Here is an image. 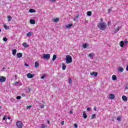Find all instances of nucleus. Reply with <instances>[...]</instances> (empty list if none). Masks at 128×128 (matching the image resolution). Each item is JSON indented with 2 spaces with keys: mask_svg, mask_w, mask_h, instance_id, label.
Here are the masks:
<instances>
[{
  "mask_svg": "<svg viewBox=\"0 0 128 128\" xmlns=\"http://www.w3.org/2000/svg\"><path fill=\"white\" fill-rule=\"evenodd\" d=\"M107 24L106 22H100L98 25V28L100 30H106Z\"/></svg>",
  "mask_w": 128,
  "mask_h": 128,
  "instance_id": "nucleus-1",
  "label": "nucleus"
},
{
  "mask_svg": "<svg viewBox=\"0 0 128 128\" xmlns=\"http://www.w3.org/2000/svg\"><path fill=\"white\" fill-rule=\"evenodd\" d=\"M66 64H72V58L70 56L67 55L66 58Z\"/></svg>",
  "mask_w": 128,
  "mask_h": 128,
  "instance_id": "nucleus-2",
  "label": "nucleus"
},
{
  "mask_svg": "<svg viewBox=\"0 0 128 128\" xmlns=\"http://www.w3.org/2000/svg\"><path fill=\"white\" fill-rule=\"evenodd\" d=\"M24 126V124L22 122L20 121H18L16 122V126L18 128H22V126Z\"/></svg>",
  "mask_w": 128,
  "mask_h": 128,
  "instance_id": "nucleus-3",
  "label": "nucleus"
},
{
  "mask_svg": "<svg viewBox=\"0 0 128 128\" xmlns=\"http://www.w3.org/2000/svg\"><path fill=\"white\" fill-rule=\"evenodd\" d=\"M43 58L46 60H50V54H44L43 55Z\"/></svg>",
  "mask_w": 128,
  "mask_h": 128,
  "instance_id": "nucleus-4",
  "label": "nucleus"
},
{
  "mask_svg": "<svg viewBox=\"0 0 128 128\" xmlns=\"http://www.w3.org/2000/svg\"><path fill=\"white\" fill-rule=\"evenodd\" d=\"M6 80V78L4 76H0V82H4Z\"/></svg>",
  "mask_w": 128,
  "mask_h": 128,
  "instance_id": "nucleus-5",
  "label": "nucleus"
},
{
  "mask_svg": "<svg viewBox=\"0 0 128 128\" xmlns=\"http://www.w3.org/2000/svg\"><path fill=\"white\" fill-rule=\"evenodd\" d=\"M34 74H32L30 73H28L27 74V77L28 78H34Z\"/></svg>",
  "mask_w": 128,
  "mask_h": 128,
  "instance_id": "nucleus-6",
  "label": "nucleus"
},
{
  "mask_svg": "<svg viewBox=\"0 0 128 128\" xmlns=\"http://www.w3.org/2000/svg\"><path fill=\"white\" fill-rule=\"evenodd\" d=\"M90 76H94L96 77L98 76V72H92L90 73Z\"/></svg>",
  "mask_w": 128,
  "mask_h": 128,
  "instance_id": "nucleus-7",
  "label": "nucleus"
},
{
  "mask_svg": "<svg viewBox=\"0 0 128 128\" xmlns=\"http://www.w3.org/2000/svg\"><path fill=\"white\" fill-rule=\"evenodd\" d=\"M122 100L124 102H128V97H126V96H122Z\"/></svg>",
  "mask_w": 128,
  "mask_h": 128,
  "instance_id": "nucleus-8",
  "label": "nucleus"
},
{
  "mask_svg": "<svg viewBox=\"0 0 128 128\" xmlns=\"http://www.w3.org/2000/svg\"><path fill=\"white\" fill-rule=\"evenodd\" d=\"M109 98H110V100H114L115 98L114 96V94H111L109 95Z\"/></svg>",
  "mask_w": 128,
  "mask_h": 128,
  "instance_id": "nucleus-9",
  "label": "nucleus"
},
{
  "mask_svg": "<svg viewBox=\"0 0 128 128\" xmlns=\"http://www.w3.org/2000/svg\"><path fill=\"white\" fill-rule=\"evenodd\" d=\"M124 41H120V46L121 48H124Z\"/></svg>",
  "mask_w": 128,
  "mask_h": 128,
  "instance_id": "nucleus-10",
  "label": "nucleus"
},
{
  "mask_svg": "<svg viewBox=\"0 0 128 128\" xmlns=\"http://www.w3.org/2000/svg\"><path fill=\"white\" fill-rule=\"evenodd\" d=\"M52 20L54 22H58L60 21V18H56L53 19Z\"/></svg>",
  "mask_w": 128,
  "mask_h": 128,
  "instance_id": "nucleus-11",
  "label": "nucleus"
},
{
  "mask_svg": "<svg viewBox=\"0 0 128 128\" xmlns=\"http://www.w3.org/2000/svg\"><path fill=\"white\" fill-rule=\"evenodd\" d=\"M22 46H24V48H28V46H29V45L27 44L26 42H24L22 44Z\"/></svg>",
  "mask_w": 128,
  "mask_h": 128,
  "instance_id": "nucleus-12",
  "label": "nucleus"
},
{
  "mask_svg": "<svg viewBox=\"0 0 128 128\" xmlns=\"http://www.w3.org/2000/svg\"><path fill=\"white\" fill-rule=\"evenodd\" d=\"M12 54L13 56H16V50L14 49L12 50Z\"/></svg>",
  "mask_w": 128,
  "mask_h": 128,
  "instance_id": "nucleus-13",
  "label": "nucleus"
},
{
  "mask_svg": "<svg viewBox=\"0 0 128 128\" xmlns=\"http://www.w3.org/2000/svg\"><path fill=\"white\" fill-rule=\"evenodd\" d=\"M62 68L63 70H66V66L64 64H62Z\"/></svg>",
  "mask_w": 128,
  "mask_h": 128,
  "instance_id": "nucleus-14",
  "label": "nucleus"
},
{
  "mask_svg": "<svg viewBox=\"0 0 128 128\" xmlns=\"http://www.w3.org/2000/svg\"><path fill=\"white\" fill-rule=\"evenodd\" d=\"M40 66V63H38V62L36 61L35 62V68H37Z\"/></svg>",
  "mask_w": 128,
  "mask_h": 128,
  "instance_id": "nucleus-15",
  "label": "nucleus"
},
{
  "mask_svg": "<svg viewBox=\"0 0 128 128\" xmlns=\"http://www.w3.org/2000/svg\"><path fill=\"white\" fill-rule=\"evenodd\" d=\"M30 24H36V21L34 20H30Z\"/></svg>",
  "mask_w": 128,
  "mask_h": 128,
  "instance_id": "nucleus-16",
  "label": "nucleus"
},
{
  "mask_svg": "<svg viewBox=\"0 0 128 128\" xmlns=\"http://www.w3.org/2000/svg\"><path fill=\"white\" fill-rule=\"evenodd\" d=\"M72 24H68V25L66 26V28H72Z\"/></svg>",
  "mask_w": 128,
  "mask_h": 128,
  "instance_id": "nucleus-17",
  "label": "nucleus"
},
{
  "mask_svg": "<svg viewBox=\"0 0 128 128\" xmlns=\"http://www.w3.org/2000/svg\"><path fill=\"white\" fill-rule=\"evenodd\" d=\"M96 118V114H92L91 116V120H94V118Z\"/></svg>",
  "mask_w": 128,
  "mask_h": 128,
  "instance_id": "nucleus-18",
  "label": "nucleus"
},
{
  "mask_svg": "<svg viewBox=\"0 0 128 128\" xmlns=\"http://www.w3.org/2000/svg\"><path fill=\"white\" fill-rule=\"evenodd\" d=\"M120 26H118L116 30H114V32H118L120 30Z\"/></svg>",
  "mask_w": 128,
  "mask_h": 128,
  "instance_id": "nucleus-19",
  "label": "nucleus"
},
{
  "mask_svg": "<svg viewBox=\"0 0 128 128\" xmlns=\"http://www.w3.org/2000/svg\"><path fill=\"white\" fill-rule=\"evenodd\" d=\"M17 56H18V58H22V53H18L17 54Z\"/></svg>",
  "mask_w": 128,
  "mask_h": 128,
  "instance_id": "nucleus-20",
  "label": "nucleus"
},
{
  "mask_svg": "<svg viewBox=\"0 0 128 128\" xmlns=\"http://www.w3.org/2000/svg\"><path fill=\"white\" fill-rule=\"evenodd\" d=\"M56 59V54H54L52 60L53 62H54L55 60Z\"/></svg>",
  "mask_w": 128,
  "mask_h": 128,
  "instance_id": "nucleus-21",
  "label": "nucleus"
},
{
  "mask_svg": "<svg viewBox=\"0 0 128 128\" xmlns=\"http://www.w3.org/2000/svg\"><path fill=\"white\" fill-rule=\"evenodd\" d=\"M32 32H30L26 34L27 36H32Z\"/></svg>",
  "mask_w": 128,
  "mask_h": 128,
  "instance_id": "nucleus-22",
  "label": "nucleus"
},
{
  "mask_svg": "<svg viewBox=\"0 0 128 128\" xmlns=\"http://www.w3.org/2000/svg\"><path fill=\"white\" fill-rule=\"evenodd\" d=\"M112 80H116V75H113L112 76Z\"/></svg>",
  "mask_w": 128,
  "mask_h": 128,
  "instance_id": "nucleus-23",
  "label": "nucleus"
},
{
  "mask_svg": "<svg viewBox=\"0 0 128 128\" xmlns=\"http://www.w3.org/2000/svg\"><path fill=\"white\" fill-rule=\"evenodd\" d=\"M116 120L118 122H120L122 120V116H118Z\"/></svg>",
  "mask_w": 128,
  "mask_h": 128,
  "instance_id": "nucleus-24",
  "label": "nucleus"
},
{
  "mask_svg": "<svg viewBox=\"0 0 128 128\" xmlns=\"http://www.w3.org/2000/svg\"><path fill=\"white\" fill-rule=\"evenodd\" d=\"M87 16H92V12L90 11L88 12Z\"/></svg>",
  "mask_w": 128,
  "mask_h": 128,
  "instance_id": "nucleus-25",
  "label": "nucleus"
},
{
  "mask_svg": "<svg viewBox=\"0 0 128 128\" xmlns=\"http://www.w3.org/2000/svg\"><path fill=\"white\" fill-rule=\"evenodd\" d=\"M83 117L84 118H88V115H86V114L84 112L83 114Z\"/></svg>",
  "mask_w": 128,
  "mask_h": 128,
  "instance_id": "nucleus-26",
  "label": "nucleus"
},
{
  "mask_svg": "<svg viewBox=\"0 0 128 128\" xmlns=\"http://www.w3.org/2000/svg\"><path fill=\"white\" fill-rule=\"evenodd\" d=\"M29 12H36V10L34 9H30Z\"/></svg>",
  "mask_w": 128,
  "mask_h": 128,
  "instance_id": "nucleus-27",
  "label": "nucleus"
},
{
  "mask_svg": "<svg viewBox=\"0 0 128 128\" xmlns=\"http://www.w3.org/2000/svg\"><path fill=\"white\" fill-rule=\"evenodd\" d=\"M82 46L84 48H86V47L88 46V44L86 43L85 44H83Z\"/></svg>",
  "mask_w": 128,
  "mask_h": 128,
  "instance_id": "nucleus-28",
  "label": "nucleus"
},
{
  "mask_svg": "<svg viewBox=\"0 0 128 128\" xmlns=\"http://www.w3.org/2000/svg\"><path fill=\"white\" fill-rule=\"evenodd\" d=\"M8 22H10L12 20V16H8Z\"/></svg>",
  "mask_w": 128,
  "mask_h": 128,
  "instance_id": "nucleus-29",
  "label": "nucleus"
},
{
  "mask_svg": "<svg viewBox=\"0 0 128 128\" xmlns=\"http://www.w3.org/2000/svg\"><path fill=\"white\" fill-rule=\"evenodd\" d=\"M119 71H120V72H124V68H119Z\"/></svg>",
  "mask_w": 128,
  "mask_h": 128,
  "instance_id": "nucleus-30",
  "label": "nucleus"
},
{
  "mask_svg": "<svg viewBox=\"0 0 128 128\" xmlns=\"http://www.w3.org/2000/svg\"><path fill=\"white\" fill-rule=\"evenodd\" d=\"M32 106L30 105V106H28L26 108V110H30V108H32Z\"/></svg>",
  "mask_w": 128,
  "mask_h": 128,
  "instance_id": "nucleus-31",
  "label": "nucleus"
},
{
  "mask_svg": "<svg viewBox=\"0 0 128 128\" xmlns=\"http://www.w3.org/2000/svg\"><path fill=\"white\" fill-rule=\"evenodd\" d=\"M69 83L72 84V78H69Z\"/></svg>",
  "mask_w": 128,
  "mask_h": 128,
  "instance_id": "nucleus-32",
  "label": "nucleus"
},
{
  "mask_svg": "<svg viewBox=\"0 0 128 128\" xmlns=\"http://www.w3.org/2000/svg\"><path fill=\"white\" fill-rule=\"evenodd\" d=\"M4 42H8V38H3Z\"/></svg>",
  "mask_w": 128,
  "mask_h": 128,
  "instance_id": "nucleus-33",
  "label": "nucleus"
},
{
  "mask_svg": "<svg viewBox=\"0 0 128 128\" xmlns=\"http://www.w3.org/2000/svg\"><path fill=\"white\" fill-rule=\"evenodd\" d=\"M22 98V96H16V99L17 100H20Z\"/></svg>",
  "mask_w": 128,
  "mask_h": 128,
  "instance_id": "nucleus-34",
  "label": "nucleus"
},
{
  "mask_svg": "<svg viewBox=\"0 0 128 128\" xmlns=\"http://www.w3.org/2000/svg\"><path fill=\"white\" fill-rule=\"evenodd\" d=\"M40 128H46V125L42 124V125Z\"/></svg>",
  "mask_w": 128,
  "mask_h": 128,
  "instance_id": "nucleus-35",
  "label": "nucleus"
},
{
  "mask_svg": "<svg viewBox=\"0 0 128 128\" xmlns=\"http://www.w3.org/2000/svg\"><path fill=\"white\" fill-rule=\"evenodd\" d=\"M4 28H5L6 30H8V26L6 24L4 25Z\"/></svg>",
  "mask_w": 128,
  "mask_h": 128,
  "instance_id": "nucleus-36",
  "label": "nucleus"
},
{
  "mask_svg": "<svg viewBox=\"0 0 128 128\" xmlns=\"http://www.w3.org/2000/svg\"><path fill=\"white\" fill-rule=\"evenodd\" d=\"M40 108H44V104L40 105Z\"/></svg>",
  "mask_w": 128,
  "mask_h": 128,
  "instance_id": "nucleus-37",
  "label": "nucleus"
},
{
  "mask_svg": "<svg viewBox=\"0 0 128 128\" xmlns=\"http://www.w3.org/2000/svg\"><path fill=\"white\" fill-rule=\"evenodd\" d=\"M44 76H42L41 77V79L42 80H44V76H46V74H44Z\"/></svg>",
  "mask_w": 128,
  "mask_h": 128,
  "instance_id": "nucleus-38",
  "label": "nucleus"
},
{
  "mask_svg": "<svg viewBox=\"0 0 128 128\" xmlns=\"http://www.w3.org/2000/svg\"><path fill=\"white\" fill-rule=\"evenodd\" d=\"M6 116H4L3 117V120H6Z\"/></svg>",
  "mask_w": 128,
  "mask_h": 128,
  "instance_id": "nucleus-39",
  "label": "nucleus"
},
{
  "mask_svg": "<svg viewBox=\"0 0 128 128\" xmlns=\"http://www.w3.org/2000/svg\"><path fill=\"white\" fill-rule=\"evenodd\" d=\"M61 124H62V126H64V121H62L61 122Z\"/></svg>",
  "mask_w": 128,
  "mask_h": 128,
  "instance_id": "nucleus-40",
  "label": "nucleus"
},
{
  "mask_svg": "<svg viewBox=\"0 0 128 128\" xmlns=\"http://www.w3.org/2000/svg\"><path fill=\"white\" fill-rule=\"evenodd\" d=\"M74 128H78V124H74Z\"/></svg>",
  "mask_w": 128,
  "mask_h": 128,
  "instance_id": "nucleus-41",
  "label": "nucleus"
},
{
  "mask_svg": "<svg viewBox=\"0 0 128 128\" xmlns=\"http://www.w3.org/2000/svg\"><path fill=\"white\" fill-rule=\"evenodd\" d=\"M88 56H89L90 58H92V54H90L89 55H88Z\"/></svg>",
  "mask_w": 128,
  "mask_h": 128,
  "instance_id": "nucleus-42",
  "label": "nucleus"
},
{
  "mask_svg": "<svg viewBox=\"0 0 128 128\" xmlns=\"http://www.w3.org/2000/svg\"><path fill=\"white\" fill-rule=\"evenodd\" d=\"M124 42H125V44H128V41L127 40H125Z\"/></svg>",
  "mask_w": 128,
  "mask_h": 128,
  "instance_id": "nucleus-43",
  "label": "nucleus"
},
{
  "mask_svg": "<svg viewBox=\"0 0 128 128\" xmlns=\"http://www.w3.org/2000/svg\"><path fill=\"white\" fill-rule=\"evenodd\" d=\"M108 26H110V21L108 22Z\"/></svg>",
  "mask_w": 128,
  "mask_h": 128,
  "instance_id": "nucleus-44",
  "label": "nucleus"
},
{
  "mask_svg": "<svg viewBox=\"0 0 128 128\" xmlns=\"http://www.w3.org/2000/svg\"><path fill=\"white\" fill-rule=\"evenodd\" d=\"M94 110L96 111V107L94 106Z\"/></svg>",
  "mask_w": 128,
  "mask_h": 128,
  "instance_id": "nucleus-45",
  "label": "nucleus"
},
{
  "mask_svg": "<svg viewBox=\"0 0 128 128\" xmlns=\"http://www.w3.org/2000/svg\"><path fill=\"white\" fill-rule=\"evenodd\" d=\"M87 110H88V111L90 110V108H87Z\"/></svg>",
  "mask_w": 128,
  "mask_h": 128,
  "instance_id": "nucleus-46",
  "label": "nucleus"
},
{
  "mask_svg": "<svg viewBox=\"0 0 128 128\" xmlns=\"http://www.w3.org/2000/svg\"><path fill=\"white\" fill-rule=\"evenodd\" d=\"M70 114H72V110L70 111Z\"/></svg>",
  "mask_w": 128,
  "mask_h": 128,
  "instance_id": "nucleus-47",
  "label": "nucleus"
},
{
  "mask_svg": "<svg viewBox=\"0 0 128 128\" xmlns=\"http://www.w3.org/2000/svg\"><path fill=\"white\" fill-rule=\"evenodd\" d=\"M51 2H56V0H50Z\"/></svg>",
  "mask_w": 128,
  "mask_h": 128,
  "instance_id": "nucleus-48",
  "label": "nucleus"
},
{
  "mask_svg": "<svg viewBox=\"0 0 128 128\" xmlns=\"http://www.w3.org/2000/svg\"><path fill=\"white\" fill-rule=\"evenodd\" d=\"M24 65L26 66H28V64H26H26H24Z\"/></svg>",
  "mask_w": 128,
  "mask_h": 128,
  "instance_id": "nucleus-49",
  "label": "nucleus"
},
{
  "mask_svg": "<svg viewBox=\"0 0 128 128\" xmlns=\"http://www.w3.org/2000/svg\"><path fill=\"white\" fill-rule=\"evenodd\" d=\"M126 70H127V72H128V65L127 66L126 68Z\"/></svg>",
  "mask_w": 128,
  "mask_h": 128,
  "instance_id": "nucleus-50",
  "label": "nucleus"
},
{
  "mask_svg": "<svg viewBox=\"0 0 128 128\" xmlns=\"http://www.w3.org/2000/svg\"><path fill=\"white\" fill-rule=\"evenodd\" d=\"M112 12V10L110 9L108 10V12Z\"/></svg>",
  "mask_w": 128,
  "mask_h": 128,
  "instance_id": "nucleus-51",
  "label": "nucleus"
},
{
  "mask_svg": "<svg viewBox=\"0 0 128 128\" xmlns=\"http://www.w3.org/2000/svg\"><path fill=\"white\" fill-rule=\"evenodd\" d=\"M126 90H128V85L126 86Z\"/></svg>",
  "mask_w": 128,
  "mask_h": 128,
  "instance_id": "nucleus-52",
  "label": "nucleus"
},
{
  "mask_svg": "<svg viewBox=\"0 0 128 128\" xmlns=\"http://www.w3.org/2000/svg\"><path fill=\"white\" fill-rule=\"evenodd\" d=\"M22 96H26V95H25L24 94H22Z\"/></svg>",
  "mask_w": 128,
  "mask_h": 128,
  "instance_id": "nucleus-53",
  "label": "nucleus"
},
{
  "mask_svg": "<svg viewBox=\"0 0 128 128\" xmlns=\"http://www.w3.org/2000/svg\"><path fill=\"white\" fill-rule=\"evenodd\" d=\"M10 118H12L10 117V116L8 117V120H10Z\"/></svg>",
  "mask_w": 128,
  "mask_h": 128,
  "instance_id": "nucleus-54",
  "label": "nucleus"
},
{
  "mask_svg": "<svg viewBox=\"0 0 128 128\" xmlns=\"http://www.w3.org/2000/svg\"><path fill=\"white\" fill-rule=\"evenodd\" d=\"M104 20H102V18H101V22H103Z\"/></svg>",
  "mask_w": 128,
  "mask_h": 128,
  "instance_id": "nucleus-55",
  "label": "nucleus"
},
{
  "mask_svg": "<svg viewBox=\"0 0 128 128\" xmlns=\"http://www.w3.org/2000/svg\"><path fill=\"white\" fill-rule=\"evenodd\" d=\"M48 124H50V121L48 120Z\"/></svg>",
  "mask_w": 128,
  "mask_h": 128,
  "instance_id": "nucleus-56",
  "label": "nucleus"
},
{
  "mask_svg": "<svg viewBox=\"0 0 128 128\" xmlns=\"http://www.w3.org/2000/svg\"><path fill=\"white\" fill-rule=\"evenodd\" d=\"M2 32V29H0V32Z\"/></svg>",
  "mask_w": 128,
  "mask_h": 128,
  "instance_id": "nucleus-57",
  "label": "nucleus"
},
{
  "mask_svg": "<svg viewBox=\"0 0 128 128\" xmlns=\"http://www.w3.org/2000/svg\"><path fill=\"white\" fill-rule=\"evenodd\" d=\"M16 84H18V82H16Z\"/></svg>",
  "mask_w": 128,
  "mask_h": 128,
  "instance_id": "nucleus-58",
  "label": "nucleus"
},
{
  "mask_svg": "<svg viewBox=\"0 0 128 128\" xmlns=\"http://www.w3.org/2000/svg\"><path fill=\"white\" fill-rule=\"evenodd\" d=\"M2 108V106H0V109Z\"/></svg>",
  "mask_w": 128,
  "mask_h": 128,
  "instance_id": "nucleus-59",
  "label": "nucleus"
},
{
  "mask_svg": "<svg viewBox=\"0 0 128 128\" xmlns=\"http://www.w3.org/2000/svg\"><path fill=\"white\" fill-rule=\"evenodd\" d=\"M3 70H4V68H3Z\"/></svg>",
  "mask_w": 128,
  "mask_h": 128,
  "instance_id": "nucleus-60",
  "label": "nucleus"
}]
</instances>
